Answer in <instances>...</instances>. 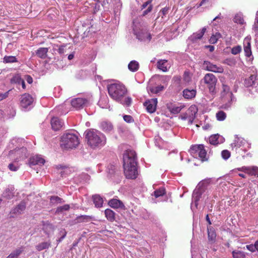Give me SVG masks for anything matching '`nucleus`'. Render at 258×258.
Returning a JSON list of instances; mask_svg holds the SVG:
<instances>
[{
	"mask_svg": "<svg viewBox=\"0 0 258 258\" xmlns=\"http://www.w3.org/2000/svg\"><path fill=\"white\" fill-rule=\"evenodd\" d=\"M124 173L128 179H136L138 175L136 152L127 150L123 156Z\"/></svg>",
	"mask_w": 258,
	"mask_h": 258,
	"instance_id": "obj_1",
	"label": "nucleus"
},
{
	"mask_svg": "<svg viewBox=\"0 0 258 258\" xmlns=\"http://www.w3.org/2000/svg\"><path fill=\"white\" fill-rule=\"evenodd\" d=\"M210 183V179L203 180L198 183L194 189L191 204V209L192 211L198 208L199 201L203 202L205 205L208 202L209 190L207 187Z\"/></svg>",
	"mask_w": 258,
	"mask_h": 258,
	"instance_id": "obj_2",
	"label": "nucleus"
},
{
	"mask_svg": "<svg viewBox=\"0 0 258 258\" xmlns=\"http://www.w3.org/2000/svg\"><path fill=\"white\" fill-rule=\"evenodd\" d=\"M107 89L108 94L112 99L123 105H131L132 99L130 97L124 98L127 90L123 85L119 83H111L108 85Z\"/></svg>",
	"mask_w": 258,
	"mask_h": 258,
	"instance_id": "obj_3",
	"label": "nucleus"
},
{
	"mask_svg": "<svg viewBox=\"0 0 258 258\" xmlns=\"http://www.w3.org/2000/svg\"><path fill=\"white\" fill-rule=\"evenodd\" d=\"M88 145L92 149L100 148L106 143L105 136L95 129H88L84 133Z\"/></svg>",
	"mask_w": 258,
	"mask_h": 258,
	"instance_id": "obj_4",
	"label": "nucleus"
},
{
	"mask_svg": "<svg viewBox=\"0 0 258 258\" xmlns=\"http://www.w3.org/2000/svg\"><path fill=\"white\" fill-rule=\"evenodd\" d=\"M79 144V140L77 136L72 133H66L61 137L60 146L65 149L76 148Z\"/></svg>",
	"mask_w": 258,
	"mask_h": 258,
	"instance_id": "obj_5",
	"label": "nucleus"
},
{
	"mask_svg": "<svg viewBox=\"0 0 258 258\" xmlns=\"http://www.w3.org/2000/svg\"><path fill=\"white\" fill-rule=\"evenodd\" d=\"M189 152L194 157L199 158L202 161L208 160L207 151L203 144L192 145L190 148Z\"/></svg>",
	"mask_w": 258,
	"mask_h": 258,
	"instance_id": "obj_6",
	"label": "nucleus"
},
{
	"mask_svg": "<svg viewBox=\"0 0 258 258\" xmlns=\"http://www.w3.org/2000/svg\"><path fill=\"white\" fill-rule=\"evenodd\" d=\"M20 106L24 111H28L33 107L34 99L28 93H24L19 98Z\"/></svg>",
	"mask_w": 258,
	"mask_h": 258,
	"instance_id": "obj_7",
	"label": "nucleus"
},
{
	"mask_svg": "<svg viewBox=\"0 0 258 258\" xmlns=\"http://www.w3.org/2000/svg\"><path fill=\"white\" fill-rule=\"evenodd\" d=\"M232 150L237 151V149L241 148V150L245 152L250 147V144L245 140L241 137H238L237 135L235 136V139L231 144Z\"/></svg>",
	"mask_w": 258,
	"mask_h": 258,
	"instance_id": "obj_8",
	"label": "nucleus"
},
{
	"mask_svg": "<svg viewBox=\"0 0 258 258\" xmlns=\"http://www.w3.org/2000/svg\"><path fill=\"white\" fill-rule=\"evenodd\" d=\"M209 89V92L212 94L215 93V87L217 79L215 76L211 73L206 74L202 80Z\"/></svg>",
	"mask_w": 258,
	"mask_h": 258,
	"instance_id": "obj_9",
	"label": "nucleus"
},
{
	"mask_svg": "<svg viewBox=\"0 0 258 258\" xmlns=\"http://www.w3.org/2000/svg\"><path fill=\"white\" fill-rule=\"evenodd\" d=\"M91 103L90 99L86 97H78L71 100L72 107L76 110H80L88 106Z\"/></svg>",
	"mask_w": 258,
	"mask_h": 258,
	"instance_id": "obj_10",
	"label": "nucleus"
},
{
	"mask_svg": "<svg viewBox=\"0 0 258 258\" xmlns=\"http://www.w3.org/2000/svg\"><path fill=\"white\" fill-rule=\"evenodd\" d=\"M134 34L137 38L145 42H149L151 39V35L146 28L134 29Z\"/></svg>",
	"mask_w": 258,
	"mask_h": 258,
	"instance_id": "obj_11",
	"label": "nucleus"
},
{
	"mask_svg": "<svg viewBox=\"0 0 258 258\" xmlns=\"http://www.w3.org/2000/svg\"><path fill=\"white\" fill-rule=\"evenodd\" d=\"M202 67L204 70L214 73H222L224 71L223 68L221 66L213 64L208 60L204 61Z\"/></svg>",
	"mask_w": 258,
	"mask_h": 258,
	"instance_id": "obj_12",
	"label": "nucleus"
},
{
	"mask_svg": "<svg viewBox=\"0 0 258 258\" xmlns=\"http://www.w3.org/2000/svg\"><path fill=\"white\" fill-rule=\"evenodd\" d=\"M244 85L246 87H251L255 89V91H258V79L255 75H252L244 80Z\"/></svg>",
	"mask_w": 258,
	"mask_h": 258,
	"instance_id": "obj_13",
	"label": "nucleus"
},
{
	"mask_svg": "<svg viewBox=\"0 0 258 258\" xmlns=\"http://www.w3.org/2000/svg\"><path fill=\"white\" fill-rule=\"evenodd\" d=\"M13 154L16 157V162H18L27 157L28 153L26 148L22 147L20 148L16 149L13 151Z\"/></svg>",
	"mask_w": 258,
	"mask_h": 258,
	"instance_id": "obj_14",
	"label": "nucleus"
},
{
	"mask_svg": "<svg viewBox=\"0 0 258 258\" xmlns=\"http://www.w3.org/2000/svg\"><path fill=\"white\" fill-rule=\"evenodd\" d=\"M236 170L245 172L250 175H254L255 176L258 177V167L256 166H242L234 170V171Z\"/></svg>",
	"mask_w": 258,
	"mask_h": 258,
	"instance_id": "obj_15",
	"label": "nucleus"
},
{
	"mask_svg": "<svg viewBox=\"0 0 258 258\" xmlns=\"http://www.w3.org/2000/svg\"><path fill=\"white\" fill-rule=\"evenodd\" d=\"M157 102V98H152L145 101L144 105L148 112L153 113L156 111Z\"/></svg>",
	"mask_w": 258,
	"mask_h": 258,
	"instance_id": "obj_16",
	"label": "nucleus"
},
{
	"mask_svg": "<svg viewBox=\"0 0 258 258\" xmlns=\"http://www.w3.org/2000/svg\"><path fill=\"white\" fill-rule=\"evenodd\" d=\"M226 100L224 99V97H222V100L224 103L222 105V108L225 109H228L230 108L232 105L233 103L236 100V98L234 97L233 94H230V96L224 97Z\"/></svg>",
	"mask_w": 258,
	"mask_h": 258,
	"instance_id": "obj_17",
	"label": "nucleus"
},
{
	"mask_svg": "<svg viewBox=\"0 0 258 258\" xmlns=\"http://www.w3.org/2000/svg\"><path fill=\"white\" fill-rule=\"evenodd\" d=\"M206 30V27H203L200 31L194 33L188 37V40L193 43L197 42V40H200L203 37Z\"/></svg>",
	"mask_w": 258,
	"mask_h": 258,
	"instance_id": "obj_18",
	"label": "nucleus"
},
{
	"mask_svg": "<svg viewBox=\"0 0 258 258\" xmlns=\"http://www.w3.org/2000/svg\"><path fill=\"white\" fill-rule=\"evenodd\" d=\"M26 208V204L24 202H21L16 207L12 209L10 212L11 217H14V215L21 214Z\"/></svg>",
	"mask_w": 258,
	"mask_h": 258,
	"instance_id": "obj_19",
	"label": "nucleus"
},
{
	"mask_svg": "<svg viewBox=\"0 0 258 258\" xmlns=\"http://www.w3.org/2000/svg\"><path fill=\"white\" fill-rule=\"evenodd\" d=\"M45 162V160L40 155L32 156L29 159L30 165H38L41 166L44 165Z\"/></svg>",
	"mask_w": 258,
	"mask_h": 258,
	"instance_id": "obj_20",
	"label": "nucleus"
},
{
	"mask_svg": "<svg viewBox=\"0 0 258 258\" xmlns=\"http://www.w3.org/2000/svg\"><path fill=\"white\" fill-rule=\"evenodd\" d=\"M51 125L52 130L56 131L61 128L63 125V122L58 118L54 117L51 118Z\"/></svg>",
	"mask_w": 258,
	"mask_h": 258,
	"instance_id": "obj_21",
	"label": "nucleus"
},
{
	"mask_svg": "<svg viewBox=\"0 0 258 258\" xmlns=\"http://www.w3.org/2000/svg\"><path fill=\"white\" fill-rule=\"evenodd\" d=\"M244 51L245 56L249 57L251 55V47H250V37H246L243 41Z\"/></svg>",
	"mask_w": 258,
	"mask_h": 258,
	"instance_id": "obj_22",
	"label": "nucleus"
},
{
	"mask_svg": "<svg viewBox=\"0 0 258 258\" xmlns=\"http://www.w3.org/2000/svg\"><path fill=\"white\" fill-rule=\"evenodd\" d=\"M224 141V139L218 134L212 135L209 138L210 144L213 145L222 143Z\"/></svg>",
	"mask_w": 258,
	"mask_h": 258,
	"instance_id": "obj_23",
	"label": "nucleus"
},
{
	"mask_svg": "<svg viewBox=\"0 0 258 258\" xmlns=\"http://www.w3.org/2000/svg\"><path fill=\"white\" fill-rule=\"evenodd\" d=\"M108 204L110 207L114 209H122L124 208L123 203L120 200L116 199H112L109 200Z\"/></svg>",
	"mask_w": 258,
	"mask_h": 258,
	"instance_id": "obj_24",
	"label": "nucleus"
},
{
	"mask_svg": "<svg viewBox=\"0 0 258 258\" xmlns=\"http://www.w3.org/2000/svg\"><path fill=\"white\" fill-rule=\"evenodd\" d=\"M207 230L208 240L211 243H213L215 242L216 237L215 230L213 227L211 226H208Z\"/></svg>",
	"mask_w": 258,
	"mask_h": 258,
	"instance_id": "obj_25",
	"label": "nucleus"
},
{
	"mask_svg": "<svg viewBox=\"0 0 258 258\" xmlns=\"http://www.w3.org/2000/svg\"><path fill=\"white\" fill-rule=\"evenodd\" d=\"M168 63L166 59H160L157 61V68L163 72L168 71Z\"/></svg>",
	"mask_w": 258,
	"mask_h": 258,
	"instance_id": "obj_26",
	"label": "nucleus"
},
{
	"mask_svg": "<svg viewBox=\"0 0 258 258\" xmlns=\"http://www.w3.org/2000/svg\"><path fill=\"white\" fill-rule=\"evenodd\" d=\"M48 51V48L40 47L35 51V53L39 58L44 59L47 56Z\"/></svg>",
	"mask_w": 258,
	"mask_h": 258,
	"instance_id": "obj_27",
	"label": "nucleus"
},
{
	"mask_svg": "<svg viewBox=\"0 0 258 258\" xmlns=\"http://www.w3.org/2000/svg\"><path fill=\"white\" fill-rule=\"evenodd\" d=\"M100 128L105 133L110 132L113 128L111 122L108 121H103L100 124Z\"/></svg>",
	"mask_w": 258,
	"mask_h": 258,
	"instance_id": "obj_28",
	"label": "nucleus"
},
{
	"mask_svg": "<svg viewBox=\"0 0 258 258\" xmlns=\"http://www.w3.org/2000/svg\"><path fill=\"white\" fill-rule=\"evenodd\" d=\"M184 107L183 105H177L175 104H170L168 106L167 108L173 114H177L180 112L181 109Z\"/></svg>",
	"mask_w": 258,
	"mask_h": 258,
	"instance_id": "obj_29",
	"label": "nucleus"
},
{
	"mask_svg": "<svg viewBox=\"0 0 258 258\" xmlns=\"http://www.w3.org/2000/svg\"><path fill=\"white\" fill-rule=\"evenodd\" d=\"M14 189L13 186H9L3 192V197L7 199H11L14 196Z\"/></svg>",
	"mask_w": 258,
	"mask_h": 258,
	"instance_id": "obj_30",
	"label": "nucleus"
},
{
	"mask_svg": "<svg viewBox=\"0 0 258 258\" xmlns=\"http://www.w3.org/2000/svg\"><path fill=\"white\" fill-rule=\"evenodd\" d=\"M196 91L195 89H186L183 91V96L186 99H191L195 97Z\"/></svg>",
	"mask_w": 258,
	"mask_h": 258,
	"instance_id": "obj_31",
	"label": "nucleus"
},
{
	"mask_svg": "<svg viewBox=\"0 0 258 258\" xmlns=\"http://www.w3.org/2000/svg\"><path fill=\"white\" fill-rule=\"evenodd\" d=\"M11 82L13 83L21 85L23 89H25L26 85L25 81L22 79L19 75H15L11 80Z\"/></svg>",
	"mask_w": 258,
	"mask_h": 258,
	"instance_id": "obj_32",
	"label": "nucleus"
},
{
	"mask_svg": "<svg viewBox=\"0 0 258 258\" xmlns=\"http://www.w3.org/2000/svg\"><path fill=\"white\" fill-rule=\"evenodd\" d=\"M92 199L95 207L101 208L103 206V200L99 195L93 196Z\"/></svg>",
	"mask_w": 258,
	"mask_h": 258,
	"instance_id": "obj_33",
	"label": "nucleus"
},
{
	"mask_svg": "<svg viewBox=\"0 0 258 258\" xmlns=\"http://www.w3.org/2000/svg\"><path fill=\"white\" fill-rule=\"evenodd\" d=\"M169 7H164L158 13V17H161L162 21H165L167 20V14L169 12Z\"/></svg>",
	"mask_w": 258,
	"mask_h": 258,
	"instance_id": "obj_34",
	"label": "nucleus"
},
{
	"mask_svg": "<svg viewBox=\"0 0 258 258\" xmlns=\"http://www.w3.org/2000/svg\"><path fill=\"white\" fill-rule=\"evenodd\" d=\"M50 245V241H45L38 243L35 246V248L38 251H40L44 249H48Z\"/></svg>",
	"mask_w": 258,
	"mask_h": 258,
	"instance_id": "obj_35",
	"label": "nucleus"
},
{
	"mask_svg": "<svg viewBox=\"0 0 258 258\" xmlns=\"http://www.w3.org/2000/svg\"><path fill=\"white\" fill-rule=\"evenodd\" d=\"M128 69L133 72L137 71L139 69V63L136 60H132L128 64Z\"/></svg>",
	"mask_w": 258,
	"mask_h": 258,
	"instance_id": "obj_36",
	"label": "nucleus"
},
{
	"mask_svg": "<svg viewBox=\"0 0 258 258\" xmlns=\"http://www.w3.org/2000/svg\"><path fill=\"white\" fill-rule=\"evenodd\" d=\"M107 219L111 222L115 220V213L110 209H107L104 211Z\"/></svg>",
	"mask_w": 258,
	"mask_h": 258,
	"instance_id": "obj_37",
	"label": "nucleus"
},
{
	"mask_svg": "<svg viewBox=\"0 0 258 258\" xmlns=\"http://www.w3.org/2000/svg\"><path fill=\"white\" fill-rule=\"evenodd\" d=\"M230 94H233L230 91V87L228 85L223 84L222 90L221 91L222 97L230 96ZM224 99L226 100L225 98H224Z\"/></svg>",
	"mask_w": 258,
	"mask_h": 258,
	"instance_id": "obj_38",
	"label": "nucleus"
},
{
	"mask_svg": "<svg viewBox=\"0 0 258 258\" xmlns=\"http://www.w3.org/2000/svg\"><path fill=\"white\" fill-rule=\"evenodd\" d=\"M22 251L23 249L22 248H18L11 252L7 258H18Z\"/></svg>",
	"mask_w": 258,
	"mask_h": 258,
	"instance_id": "obj_39",
	"label": "nucleus"
},
{
	"mask_svg": "<svg viewBox=\"0 0 258 258\" xmlns=\"http://www.w3.org/2000/svg\"><path fill=\"white\" fill-rule=\"evenodd\" d=\"M70 209V205L68 204L57 207L55 210V214H59L62 213L63 211H69Z\"/></svg>",
	"mask_w": 258,
	"mask_h": 258,
	"instance_id": "obj_40",
	"label": "nucleus"
},
{
	"mask_svg": "<svg viewBox=\"0 0 258 258\" xmlns=\"http://www.w3.org/2000/svg\"><path fill=\"white\" fill-rule=\"evenodd\" d=\"M233 258H245L244 252L240 250H234L232 252Z\"/></svg>",
	"mask_w": 258,
	"mask_h": 258,
	"instance_id": "obj_41",
	"label": "nucleus"
},
{
	"mask_svg": "<svg viewBox=\"0 0 258 258\" xmlns=\"http://www.w3.org/2000/svg\"><path fill=\"white\" fill-rule=\"evenodd\" d=\"M50 203L52 205L61 204L64 202L62 199L57 196H51L50 198Z\"/></svg>",
	"mask_w": 258,
	"mask_h": 258,
	"instance_id": "obj_42",
	"label": "nucleus"
},
{
	"mask_svg": "<svg viewBox=\"0 0 258 258\" xmlns=\"http://www.w3.org/2000/svg\"><path fill=\"white\" fill-rule=\"evenodd\" d=\"M17 58L14 56H5L3 58V62L4 63H13L17 62Z\"/></svg>",
	"mask_w": 258,
	"mask_h": 258,
	"instance_id": "obj_43",
	"label": "nucleus"
},
{
	"mask_svg": "<svg viewBox=\"0 0 258 258\" xmlns=\"http://www.w3.org/2000/svg\"><path fill=\"white\" fill-rule=\"evenodd\" d=\"M216 118L218 121H223L226 119V114L223 111H219L216 114Z\"/></svg>",
	"mask_w": 258,
	"mask_h": 258,
	"instance_id": "obj_44",
	"label": "nucleus"
},
{
	"mask_svg": "<svg viewBox=\"0 0 258 258\" xmlns=\"http://www.w3.org/2000/svg\"><path fill=\"white\" fill-rule=\"evenodd\" d=\"M165 194V189L164 187H161L154 192V196L157 198L159 197L163 196Z\"/></svg>",
	"mask_w": 258,
	"mask_h": 258,
	"instance_id": "obj_45",
	"label": "nucleus"
},
{
	"mask_svg": "<svg viewBox=\"0 0 258 258\" xmlns=\"http://www.w3.org/2000/svg\"><path fill=\"white\" fill-rule=\"evenodd\" d=\"M221 37V35L220 33H216L215 35H213L210 39V42L211 43L215 44L216 43L218 40Z\"/></svg>",
	"mask_w": 258,
	"mask_h": 258,
	"instance_id": "obj_46",
	"label": "nucleus"
},
{
	"mask_svg": "<svg viewBox=\"0 0 258 258\" xmlns=\"http://www.w3.org/2000/svg\"><path fill=\"white\" fill-rule=\"evenodd\" d=\"M233 21L235 23L243 24L244 23V19L240 14H237L235 16Z\"/></svg>",
	"mask_w": 258,
	"mask_h": 258,
	"instance_id": "obj_47",
	"label": "nucleus"
},
{
	"mask_svg": "<svg viewBox=\"0 0 258 258\" xmlns=\"http://www.w3.org/2000/svg\"><path fill=\"white\" fill-rule=\"evenodd\" d=\"M164 89V86L162 85H159L154 87H152L150 89V91L152 93L157 94L160 92L162 91Z\"/></svg>",
	"mask_w": 258,
	"mask_h": 258,
	"instance_id": "obj_48",
	"label": "nucleus"
},
{
	"mask_svg": "<svg viewBox=\"0 0 258 258\" xmlns=\"http://www.w3.org/2000/svg\"><path fill=\"white\" fill-rule=\"evenodd\" d=\"M78 219L81 222H89L92 219V217L88 215H81L78 217Z\"/></svg>",
	"mask_w": 258,
	"mask_h": 258,
	"instance_id": "obj_49",
	"label": "nucleus"
},
{
	"mask_svg": "<svg viewBox=\"0 0 258 258\" xmlns=\"http://www.w3.org/2000/svg\"><path fill=\"white\" fill-rule=\"evenodd\" d=\"M183 81L185 84H188L191 81V77L188 72L185 71L183 74Z\"/></svg>",
	"mask_w": 258,
	"mask_h": 258,
	"instance_id": "obj_50",
	"label": "nucleus"
},
{
	"mask_svg": "<svg viewBox=\"0 0 258 258\" xmlns=\"http://www.w3.org/2000/svg\"><path fill=\"white\" fill-rule=\"evenodd\" d=\"M9 169L12 171H16L18 170L19 166L16 162L11 163L8 166Z\"/></svg>",
	"mask_w": 258,
	"mask_h": 258,
	"instance_id": "obj_51",
	"label": "nucleus"
},
{
	"mask_svg": "<svg viewBox=\"0 0 258 258\" xmlns=\"http://www.w3.org/2000/svg\"><path fill=\"white\" fill-rule=\"evenodd\" d=\"M241 51V47L239 45H237L235 47H233L231 49V53L234 55H236L239 53Z\"/></svg>",
	"mask_w": 258,
	"mask_h": 258,
	"instance_id": "obj_52",
	"label": "nucleus"
},
{
	"mask_svg": "<svg viewBox=\"0 0 258 258\" xmlns=\"http://www.w3.org/2000/svg\"><path fill=\"white\" fill-rule=\"evenodd\" d=\"M221 156L224 160H227L230 156V152L227 150H223L221 152Z\"/></svg>",
	"mask_w": 258,
	"mask_h": 258,
	"instance_id": "obj_53",
	"label": "nucleus"
},
{
	"mask_svg": "<svg viewBox=\"0 0 258 258\" xmlns=\"http://www.w3.org/2000/svg\"><path fill=\"white\" fill-rule=\"evenodd\" d=\"M123 117L124 120L127 123H131L134 121V118L131 115H124Z\"/></svg>",
	"mask_w": 258,
	"mask_h": 258,
	"instance_id": "obj_54",
	"label": "nucleus"
},
{
	"mask_svg": "<svg viewBox=\"0 0 258 258\" xmlns=\"http://www.w3.org/2000/svg\"><path fill=\"white\" fill-rule=\"evenodd\" d=\"M108 101V99L107 98H105L104 100H103V99H100L99 101V102H98V104L99 105L102 107V108H107V106H108V104L107 103L106 104H103V102L104 101L105 103H106Z\"/></svg>",
	"mask_w": 258,
	"mask_h": 258,
	"instance_id": "obj_55",
	"label": "nucleus"
},
{
	"mask_svg": "<svg viewBox=\"0 0 258 258\" xmlns=\"http://www.w3.org/2000/svg\"><path fill=\"white\" fill-rule=\"evenodd\" d=\"M253 29L254 31L256 33H258V16L257 14H256V16L255 19V22L254 24L253 25Z\"/></svg>",
	"mask_w": 258,
	"mask_h": 258,
	"instance_id": "obj_56",
	"label": "nucleus"
},
{
	"mask_svg": "<svg viewBox=\"0 0 258 258\" xmlns=\"http://www.w3.org/2000/svg\"><path fill=\"white\" fill-rule=\"evenodd\" d=\"M196 113L197 111H195L194 114L192 113L191 115H190L188 117L187 120L189 124L192 123L193 121L195 118Z\"/></svg>",
	"mask_w": 258,
	"mask_h": 258,
	"instance_id": "obj_57",
	"label": "nucleus"
},
{
	"mask_svg": "<svg viewBox=\"0 0 258 258\" xmlns=\"http://www.w3.org/2000/svg\"><path fill=\"white\" fill-rule=\"evenodd\" d=\"M142 217L145 220L149 219L150 218V214L146 210H144L142 211Z\"/></svg>",
	"mask_w": 258,
	"mask_h": 258,
	"instance_id": "obj_58",
	"label": "nucleus"
},
{
	"mask_svg": "<svg viewBox=\"0 0 258 258\" xmlns=\"http://www.w3.org/2000/svg\"><path fill=\"white\" fill-rule=\"evenodd\" d=\"M66 45H60L57 49L58 52L60 54H63L65 52V47Z\"/></svg>",
	"mask_w": 258,
	"mask_h": 258,
	"instance_id": "obj_59",
	"label": "nucleus"
},
{
	"mask_svg": "<svg viewBox=\"0 0 258 258\" xmlns=\"http://www.w3.org/2000/svg\"><path fill=\"white\" fill-rule=\"evenodd\" d=\"M108 172L110 174H113L115 172V166L113 165H110L108 166Z\"/></svg>",
	"mask_w": 258,
	"mask_h": 258,
	"instance_id": "obj_60",
	"label": "nucleus"
},
{
	"mask_svg": "<svg viewBox=\"0 0 258 258\" xmlns=\"http://www.w3.org/2000/svg\"><path fill=\"white\" fill-rule=\"evenodd\" d=\"M9 91H8L5 93L0 94V101L3 100L8 97Z\"/></svg>",
	"mask_w": 258,
	"mask_h": 258,
	"instance_id": "obj_61",
	"label": "nucleus"
},
{
	"mask_svg": "<svg viewBox=\"0 0 258 258\" xmlns=\"http://www.w3.org/2000/svg\"><path fill=\"white\" fill-rule=\"evenodd\" d=\"M246 248L251 252H254L255 251V247L253 244H249L246 245Z\"/></svg>",
	"mask_w": 258,
	"mask_h": 258,
	"instance_id": "obj_62",
	"label": "nucleus"
},
{
	"mask_svg": "<svg viewBox=\"0 0 258 258\" xmlns=\"http://www.w3.org/2000/svg\"><path fill=\"white\" fill-rule=\"evenodd\" d=\"M152 8H153V7L152 6V5H150L147 9L145 10L143 13V16H145L146 15H147L149 12H150L152 10Z\"/></svg>",
	"mask_w": 258,
	"mask_h": 258,
	"instance_id": "obj_63",
	"label": "nucleus"
},
{
	"mask_svg": "<svg viewBox=\"0 0 258 258\" xmlns=\"http://www.w3.org/2000/svg\"><path fill=\"white\" fill-rule=\"evenodd\" d=\"M25 80L28 83L30 84L33 82V79L30 76L26 75L25 76Z\"/></svg>",
	"mask_w": 258,
	"mask_h": 258,
	"instance_id": "obj_64",
	"label": "nucleus"
}]
</instances>
